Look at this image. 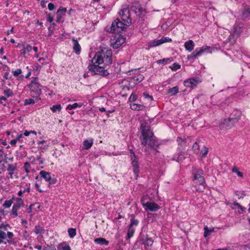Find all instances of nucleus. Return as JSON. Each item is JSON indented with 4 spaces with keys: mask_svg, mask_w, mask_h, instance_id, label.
Instances as JSON below:
<instances>
[{
    "mask_svg": "<svg viewBox=\"0 0 250 250\" xmlns=\"http://www.w3.org/2000/svg\"><path fill=\"white\" fill-rule=\"evenodd\" d=\"M19 209L18 208L15 207L14 206H13L12 209V212L14 215L15 216H18V210Z\"/></svg>",
    "mask_w": 250,
    "mask_h": 250,
    "instance_id": "obj_53",
    "label": "nucleus"
},
{
    "mask_svg": "<svg viewBox=\"0 0 250 250\" xmlns=\"http://www.w3.org/2000/svg\"><path fill=\"white\" fill-rule=\"evenodd\" d=\"M136 158H133L132 156H131V159L132 160V165L133 167V172L136 175V178L138 176V174L139 173V166L138 164V161L136 160Z\"/></svg>",
    "mask_w": 250,
    "mask_h": 250,
    "instance_id": "obj_15",
    "label": "nucleus"
},
{
    "mask_svg": "<svg viewBox=\"0 0 250 250\" xmlns=\"http://www.w3.org/2000/svg\"><path fill=\"white\" fill-rule=\"evenodd\" d=\"M13 203V202L11 200H6L3 204V207L6 208H8L11 207Z\"/></svg>",
    "mask_w": 250,
    "mask_h": 250,
    "instance_id": "obj_43",
    "label": "nucleus"
},
{
    "mask_svg": "<svg viewBox=\"0 0 250 250\" xmlns=\"http://www.w3.org/2000/svg\"><path fill=\"white\" fill-rule=\"evenodd\" d=\"M17 202L13 205L15 207L19 209L24 206V203L22 199L21 198H18L16 200Z\"/></svg>",
    "mask_w": 250,
    "mask_h": 250,
    "instance_id": "obj_27",
    "label": "nucleus"
},
{
    "mask_svg": "<svg viewBox=\"0 0 250 250\" xmlns=\"http://www.w3.org/2000/svg\"><path fill=\"white\" fill-rule=\"evenodd\" d=\"M3 94L6 97H9L13 95V91L8 88L4 90Z\"/></svg>",
    "mask_w": 250,
    "mask_h": 250,
    "instance_id": "obj_40",
    "label": "nucleus"
},
{
    "mask_svg": "<svg viewBox=\"0 0 250 250\" xmlns=\"http://www.w3.org/2000/svg\"><path fill=\"white\" fill-rule=\"evenodd\" d=\"M150 202V199L147 195L144 196L141 200V202L144 207H146Z\"/></svg>",
    "mask_w": 250,
    "mask_h": 250,
    "instance_id": "obj_26",
    "label": "nucleus"
},
{
    "mask_svg": "<svg viewBox=\"0 0 250 250\" xmlns=\"http://www.w3.org/2000/svg\"><path fill=\"white\" fill-rule=\"evenodd\" d=\"M41 67H42V66L40 65H39L38 63L35 64L34 66V69L36 70H40Z\"/></svg>",
    "mask_w": 250,
    "mask_h": 250,
    "instance_id": "obj_60",
    "label": "nucleus"
},
{
    "mask_svg": "<svg viewBox=\"0 0 250 250\" xmlns=\"http://www.w3.org/2000/svg\"><path fill=\"white\" fill-rule=\"evenodd\" d=\"M17 170V164H9L8 165L7 170L11 178H13V172Z\"/></svg>",
    "mask_w": 250,
    "mask_h": 250,
    "instance_id": "obj_17",
    "label": "nucleus"
},
{
    "mask_svg": "<svg viewBox=\"0 0 250 250\" xmlns=\"http://www.w3.org/2000/svg\"><path fill=\"white\" fill-rule=\"evenodd\" d=\"M163 44L161 39L154 40L148 43V47L149 48L155 47Z\"/></svg>",
    "mask_w": 250,
    "mask_h": 250,
    "instance_id": "obj_22",
    "label": "nucleus"
},
{
    "mask_svg": "<svg viewBox=\"0 0 250 250\" xmlns=\"http://www.w3.org/2000/svg\"><path fill=\"white\" fill-rule=\"evenodd\" d=\"M137 78L136 79V80L139 82H141L144 79V77L141 75L137 76Z\"/></svg>",
    "mask_w": 250,
    "mask_h": 250,
    "instance_id": "obj_61",
    "label": "nucleus"
},
{
    "mask_svg": "<svg viewBox=\"0 0 250 250\" xmlns=\"http://www.w3.org/2000/svg\"><path fill=\"white\" fill-rule=\"evenodd\" d=\"M7 236L8 238L12 239L14 236V234L12 232L8 231L7 233Z\"/></svg>",
    "mask_w": 250,
    "mask_h": 250,
    "instance_id": "obj_63",
    "label": "nucleus"
},
{
    "mask_svg": "<svg viewBox=\"0 0 250 250\" xmlns=\"http://www.w3.org/2000/svg\"><path fill=\"white\" fill-rule=\"evenodd\" d=\"M62 108L61 105L60 104H57L50 107V109L53 112H55L57 110L60 111Z\"/></svg>",
    "mask_w": 250,
    "mask_h": 250,
    "instance_id": "obj_36",
    "label": "nucleus"
},
{
    "mask_svg": "<svg viewBox=\"0 0 250 250\" xmlns=\"http://www.w3.org/2000/svg\"><path fill=\"white\" fill-rule=\"evenodd\" d=\"M94 242L100 245H107L109 244V242L103 238H98L94 239Z\"/></svg>",
    "mask_w": 250,
    "mask_h": 250,
    "instance_id": "obj_23",
    "label": "nucleus"
},
{
    "mask_svg": "<svg viewBox=\"0 0 250 250\" xmlns=\"http://www.w3.org/2000/svg\"><path fill=\"white\" fill-rule=\"evenodd\" d=\"M241 112L239 110H235L233 111L230 115L229 118L233 123H237L240 118Z\"/></svg>",
    "mask_w": 250,
    "mask_h": 250,
    "instance_id": "obj_14",
    "label": "nucleus"
},
{
    "mask_svg": "<svg viewBox=\"0 0 250 250\" xmlns=\"http://www.w3.org/2000/svg\"><path fill=\"white\" fill-rule=\"evenodd\" d=\"M125 22H122L118 19H116L110 27H106V31L113 33H119L123 31L126 26Z\"/></svg>",
    "mask_w": 250,
    "mask_h": 250,
    "instance_id": "obj_5",
    "label": "nucleus"
},
{
    "mask_svg": "<svg viewBox=\"0 0 250 250\" xmlns=\"http://www.w3.org/2000/svg\"><path fill=\"white\" fill-rule=\"evenodd\" d=\"M112 52L111 50L104 49L98 51L91 60V63L88 65V69L93 75H99L106 76L109 73L105 68L112 63Z\"/></svg>",
    "mask_w": 250,
    "mask_h": 250,
    "instance_id": "obj_1",
    "label": "nucleus"
},
{
    "mask_svg": "<svg viewBox=\"0 0 250 250\" xmlns=\"http://www.w3.org/2000/svg\"><path fill=\"white\" fill-rule=\"evenodd\" d=\"M145 208L146 209H148L151 211H156L160 208L158 204L151 201Z\"/></svg>",
    "mask_w": 250,
    "mask_h": 250,
    "instance_id": "obj_16",
    "label": "nucleus"
},
{
    "mask_svg": "<svg viewBox=\"0 0 250 250\" xmlns=\"http://www.w3.org/2000/svg\"><path fill=\"white\" fill-rule=\"evenodd\" d=\"M250 16V8H247L244 10L242 13V17L245 20Z\"/></svg>",
    "mask_w": 250,
    "mask_h": 250,
    "instance_id": "obj_32",
    "label": "nucleus"
},
{
    "mask_svg": "<svg viewBox=\"0 0 250 250\" xmlns=\"http://www.w3.org/2000/svg\"><path fill=\"white\" fill-rule=\"evenodd\" d=\"M72 41L73 43V50L77 54H79L81 52V46L79 44L78 41L74 38H73Z\"/></svg>",
    "mask_w": 250,
    "mask_h": 250,
    "instance_id": "obj_18",
    "label": "nucleus"
},
{
    "mask_svg": "<svg viewBox=\"0 0 250 250\" xmlns=\"http://www.w3.org/2000/svg\"><path fill=\"white\" fill-rule=\"evenodd\" d=\"M181 65L177 63H174L169 68L173 71H176L180 69Z\"/></svg>",
    "mask_w": 250,
    "mask_h": 250,
    "instance_id": "obj_41",
    "label": "nucleus"
},
{
    "mask_svg": "<svg viewBox=\"0 0 250 250\" xmlns=\"http://www.w3.org/2000/svg\"><path fill=\"white\" fill-rule=\"evenodd\" d=\"M233 205L235 206V207H237L238 208H240L242 211L244 210V208L242 207L239 203H235L233 204Z\"/></svg>",
    "mask_w": 250,
    "mask_h": 250,
    "instance_id": "obj_62",
    "label": "nucleus"
},
{
    "mask_svg": "<svg viewBox=\"0 0 250 250\" xmlns=\"http://www.w3.org/2000/svg\"><path fill=\"white\" fill-rule=\"evenodd\" d=\"M47 1L44 0H42L41 2V5L42 8L46 7Z\"/></svg>",
    "mask_w": 250,
    "mask_h": 250,
    "instance_id": "obj_64",
    "label": "nucleus"
},
{
    "mask_svg": "<svg viewBox=\"0 0 250 250\" xmlns=\"http://www.w3.org/2000/svg\"><path fill=\"white\" fill-rule=\"evenodd\" d=\"M210 49V47L208 46H202L199 48H197L195 51L188 56V60H194L196 58L201 56L203 53H211V52L209 51Z\"/></svg>",
    "mask_w": 250,
    "mask_h": 250,
    "instance_id": "obj_6",
    "label": "nucleus"
},
{
    "mask_svg": "<svg viewBox=\"0 0 250 250\" xmlns=\"http://www.w3.org/2000/svg\"><path fill=\"white\" fill-rule=\"evenodd\" d=\"M179 91V87L177 86H174L172 88H170L168 90V93L170 96L176 95Z\"/></svg>",
    "mask_w": 250,
    "mask_h": 250,
    "instance_id": "obj_28",
    "label": "nucleus"
},
{
    "mask_svg": "<svg viewBox=\"0 0 250 250\" xmlns=\"http://www.w3.org/2000/svg\"><path fill=\"white\" fill-rule=\"evenodd\" d=\"M208 152V149L206 146H204L202 150L201 151V153L202 154V157H205L207 155Z\"/></svg>",
    "mask_w": 250,
    "mask_h": 250,
    "instance_id": "obj_44",
    "label": "nucleus"
},
{
    "mask_svg": "<svg viewBox=\"0 0 250 250\" xmlns=\"http://www.w3.org/2000/svg\"><path fill=\"white\" fill-rule=\"evenodd\" d=\"M66 12V8L62 7H60L59 9L57 10L56 13V21L57 22H63V21H62V19L63 16L65 15V13Z\"/></svg>",
    "mask_w": 250,
    "mask_h": 250,
    "instance_id": "obj_10",
    "label": "nucleus"
},
{
    "mask_svg": "<svg viewBox=\"0 0 250 250\" xmlns=\"http://www.w3.org/2000/svg\"><path fill=\"white\" fill-rule=\"evenodd\" d=\"M173 61L172 58H165L161 60H158L156 62L158 64H167L168 62H170Z\"/></svg>",
    "mask_w": 250,
    "mask_h": 250,
    "instance_id": "obj_31",
    "label": "nucleus"
},
{
    "mask_svg": "<svg viewBox=\"0 0 250 250\" xmlns=\"http://www.w3.org/2000/svg\"><path fill=\"white\" fill-rule=\"evenodd\" d=\"M161 40L162 41L163 43L167 42H171V39L168 37H163L161 39Z\"/></svg>",
    "mask_w": 250,
    "mask_h": 250,
    "instance_id": "obj_50",
    "label": "nucleus"
},
{
    "mask_svg": "<svg viewBox=\"0 0 250 250\" xmlns=\"http://www.w3.org/2000/svg\"><path fill=\"white\" fill-rule=\"evenodd\" d=\"M22 73V70L21 69H18L16 70L12 71V73L13 75L15 77L18 76Z\"/></svg>",
    "mask_w": 250,
    "mask_h": 250,
    "instance_id": "obj_48",
    "label": "nucleus"
},
{
    "mask_svg": "<svg viewBox=\"0 0 250 250\" xmlns=\"http://www.w3.org/2000/svg\"><path fill=\"white\" fill-rule=\"evenodd\" d=\"M131 11L134 12L135 13H136V10H140V5L139 3L136 2L134 3H133L130 7Z\"/></svg>",
    "mask_w": 250,
    "mask_h": 250,
    "instance_id": "obj_37",
    "label": "nucleus"
},
{
    "mask_svg": "<svg viewBox=\"0 0 250 250\" xmlns=\"http://www.w3.org/2000/svg\"><path fill=\"white\" fill-rule=\"evenodd\" d=\"M44 230L43 229V228H42L40 225L36 226L35 227L34 231H35V233L37 234H42L44 232Z\"/></svg>",
    "mask_w": 250,
    "mask_h": 250,
    "instance_id": "obj_33",
    "label": "nucleus"
},
{
    "mask_svg": "<svg viewBox=\"0 0 250 250\" xmlns=\"http://www.w3.org/2000/svg\"><path fill=\"white\" fill-rule=\"evenodd\" d=\"M37 160L40 164H42L44 161V160L41 157V155H40L37 157Z\"/></svg>",
    "mask_w": 250,
    "mask_h": 250,
    "instance_id": "obj_55",
    "label": "nucleus"
},
{
    "mask_svg": "<svg viewBox=\"0 0 250 250\" xmlns=\"http://www.w3.org/2000/svg\"><path fill=\"white\" fill-rule=\"evenodd\" d=\"M125 38L121 35H118V36L114 37V39L110 40V45L113 48H118L121 46L125 42Z\"/></svg>",
    "mask_w": 250,
    "mask_h": 250,
    "instance_id": "obj_8",
    "label": "nucleus"
},
{
    "mask_svg": "<svg viewBox=\"0 0 250 250\" xmlns=\"http://www.w3.org/2000/svg\"><path fill=\"white\" fill-rule=\"evenodd\" d=\"M242 27V25L241 24L234 25L233 29V35H236V36H239L242 31L241 29Z\"/></svg>",
    "mask_w": 250,
    "mask_h": 250,
    "instance_id": "obj_20",
    "label": "nucleus"
},
{
    "mask_svg": "<svg viewBox=\"0 0 250 250\" xmlns=\"http://www.w3.org/2000/svg\"><path fill=\"white\" fill-rule=\"evenodd\" d=\"M199 80L197 78H190L184 81V84L187 87H195L199 83Z\"/></svg>",
    "mask_w": 250,
    "mask_h": 250,
    "instance_id": "obj_11",
    "label": "nucleus"
},
{
    "mask_svg": "<svg viewBox=\"0 0 250 250\" xmlns=\"http://www.w3.org/2000/svg\"><path fill=\"white\" fill-rule=\"evenodd\" d=\"M48 9L50 10V11H52L55 8V5L53 3H49L48 4Z\"/></svg>",
    "mask_w": 250,
    "mask_h": 250,
    "instance_id": "obj_57",
    "label": "nucleus"
},
{
    "mask_svg": "<svg viewBox=\"0 0 250 250\" xmlns=\"http://www.w3.org/2000/svg\"><path fill=\"white\" fill-rule=\"evenodd\" d=\"M134 231L135 229L133 228V227L129 226L127 234V239H129L131 237H132L134 234Z\"/></svg>",
    "mask_w": 250,
    "mask_h": 250,
    "instance_id": "obj_34",
    "label": "nucleus"
},
{
    "mask_svg": "<svg viewBox=\"0 0 250 250\" xmlns=\"http://www.w3.org/2000/svg\"><path fill=\"white\" fill-rule=\"evenodd\" d=\"M92 140H86L83 142V149H88L90 148L93 145Z\"/></svg>",
    "mask_w": 250,
    "mask_h": 250,
    "instance_id": "obj_24",
    "label": "nucleus"
},
{
    "mask_svg": "<svg viewBox=\"0 0 250 250\" xmlns=\"http://www.w3.org/2000/svg\"><path fill=\"white\" fill-rule=\"evenodd\" d=\"M232 171L236 173L239 177H242L243 176V173L238 171L236 167H233L232 169Z\"/></svg>",
    "mask_w": 250,
    "mask_h": 250,
    "instance_id": "obj_47",
    "label": "nucleus"
},
{
    "mask_svg": "<svg viewBox=\"0 0 250 250\" xmlns=\"http://www.w3.org/2000/svg\"><path fill=\"white\" fill-rule=\"evenodd\" d=\"M137 99V96L135 94H132L129 99V102L131 103Z\"/></svg>",
    "mask_w": 250,
    "mask_h": 250,
    "instance_id": "obj_49",
    "label": "nucleus"
},
{
    "mask_svg": "<svg viewBox=\"0 0 250 250\" xmlns=\"http://www.w3.org/2000/svg\"><path fill=\"white\" fill-rule=\"evenodd\" d=\"M40 175L41 178H43L45 181L49 183L48 187L56 183L57 179L55 178H52L50 173L42 170L40 172Z\"/></svg>",
    "mask_w": 250,
    "mask_h": 250,
    "instance_id": "obj_9",
    "label": "nucleus"
},
{
    "mask_svg": "<svg viewBox=\"0 0 250 250\" xmlns=\"http://www.w3.org/2000/svg\"><path fill=\"white\" fill-rule=\"evenodd\" d=\"M4 78L6 80L11 79H12V76L10 75L9 73L6 72L4 73Z\"/></svg>",
    "mask_w": 250,
    "mask_h": 250,
    "instance_id": "obj_56",
    "label": "nucleus"
},
{
    "mask_svg": "<svg viewBox=\"0 0 250 250\" xmlns=\"http://www.w3.org/2000/svg\"><path fill=\"white\" fill-rule=\"evenodd\" d=\"M195 44L192 40H189L185 42L184 46L187 50L191 52L194 49Z\"/></svg>",
    "mask_w": 250,
    "mask_h": 250,
    "instance_id": "obj_19",
    "label": "nucleus"
},
{
    "mask_svg": "<svg viewBox=\"0 0 250 250\" xmlns=\"http://www.w3.org/2000/svg\"><path fill=\"white\" fill-rule=\"evenodd\" d=\"M177 141L178 142V144L181 145H182L183 144L185 143L184 140H183L181 137H178Z\"/></svg>",
    "mask_w": 250,
    "mask_h": 250,
    "instance_id": "obj_58",
    "label": "nucleus"
},
{
    "mask_svg": "<svg viewBox=\"0 0 250 250\" xmlns=\"http://www.w3.org/2000/svg\"><path fill=\"white\" fill-rule=\"evenodd\" d=\"M18 47L21 48L22 47L21 49L20 50V53L21 55H24L29 52H30L32 50V46L29 44H22L21 45L19 44L18 45Z\"/></svg>",
    "mask_w": 250,
    "mask_h": 250,
    "instance_id": "obj_13",
    "label": "nucleus"
},
{
    "mask_svg": "<svg viewBox=\"0 0 250 250\" xmlns=\"http://www.w3.org/2000/svg\"><path fill=\"white\" fill-rule=\"evenodd\" d=\"M192 174L193 175V180L196 181L202 188L196 189L197 191L203 192L205 188V179L204 177V172L201 169H195L193 171Z\"/></svg>",
    "mask_w": 250,
    "mask_h": 250,
    "instance_id": "obj_3",
    "label": "nucleus"
},
{
    "mask_svg": "<svg viewBox=\"0 0 250 250\" xmlns=\"http://www.w3.org/2000/svg\"><path fill=\"white\" fill-rule=\"evenodd\" d=\"M47 20L48 21L51 23L53 21V17L52 16H51L50 14H49L47 16Z\"/></svg>",
    "mask_w": 250,
    "mask_h": 250,
    "instance_id": "obj_59",
    "label": "nucleus"
},
{
    "mask_svg": "<svg viewBox=\"0 0 250 250\" xmlns=\"http://www.w3.org/2000/svg\"><path fill=\"white\" fill-rule=\"evenodd\" d=\"M192 147H193L194 152L195 154H198L199 153V152H200L199 146L197 142H195L193 144Z\"/></svg>",
    "mask_w": 250,
    "mask_h": 250,
    "instance_id": "obj_39",
    "label": "nucleus"
},
{
    "mask_svg": "<svg viewBox=\"0 0 250 250\" xmlns=\"http://www.w3.org/2000/svg\"><path fill=\"white\" fill-rule=\"evenodd\" d=\"M139 223L138 220H134L132 218L131 219V224L129 226L133 227V226H137Z\"/></svg>",
    "mask_w": 250,
    "mask_h": 250,
    "instance_id": "obj_51",
    "label": "nucleus"
},
{
    "mask_svg": "<svg viewBox=\"0 0 250 250\" xmlns=\"http://www.w3.org/2000/svg\"><path fill=\"white\" fill-rule=\"evenodd\" d=\"M45 142L44 141H39L38 144L39 145L38 147L41 149H46L47 148L48 146L46 145H43V143Z\"/></svg>",
    "mask_w": 250,
    "mask_h": 250,
    "instance_id": "obj_38",
    "label": "nucleus"
},
{
    "mask_svg": "<svg viewBox=\"0 0 250 250\" xmlns=\"http://www.w3.org/2000/svg\"><path fill=\"white\" fill-rule=\"evenodd\" d=\"M81 105H79L77 103H74L73 104H69L67 105L66 109L68 110H71L76 108L77 107H81Z\"/></svg>",
    "mask_w": 250,
    "mask_h": 250,
    "instance_id": "obj_42",
    "label": "nucleus"
},
{
    "mask_svg": "<svg viewBox=\"0 0 250 250\" xmlns=\"http://www.w3.org/2000/svg\"><path fill=\"white\" fill-rule=\"evenodd\" d=\"M68 233L69 234V236L71 238H73L76 235V230L75 229L70 228L68 229Z\"/></svg>",
    "mask_w": 250,
    "mask_h": 250,
    "instance_id": "obj_35",
    "label": "nucleus"
},
{
    "mask_svg": "<svg viewBox=\"0 0 250 250\" xmlns=\"http://www.w3.org/2000/svg\"><path fill=\"white\" fill-rule=\"evenodd\" d=\"M58 249V250H71L70 246L64 243L59 245Z\"/></svg>",
    "mask_w": 250,
    "mask_h": 250,
    "instance_id": "obj_29",
    "label": "nucleus"
},
{
    "mask_svg": "<svg viewBox=\"0 0 250 250\" xmlns=\"http://www.w3.org/2000/svg\"><path fill=\"white\" fill-rule=\"evenodd\" d=\"M141 136L140 138L142 145L146 146L144 151L149 153V148L156 150L159 146V143L153 133L150 129L148 121L141 122L140 126Z\"/></svg>",
    "mask_w": 250,
    "mask_h": 250,
    "instance_id": "obj_2",
    "label": "nucleus"
},
{
    "mask_svg": "<svg viewBox=\"0 0 250 250\" xmlns=\"http://www.w3.org/2000/svg\"><path fill=\"white\" fill-rule=\"evenodd\" d=\"M130 108L134 110H142L145 108V106L141 104H138L134 103L130 104Z\"/></svg>",
    "mask_w": 250,
    "mask_h": 250,
    "instance_id": "obj_25",
    "label": "nucleus"
},
{
    "mask_svg": "<svg viewBox=\"0 0 250 250\" xmlns=\"http://www.w3.org/2000/svg\"><path fill=\"white\" fill-rule=\"evenodd\" d=\"M35 100L32 99H26L24 101V104L25 105H29L30 104H33L35 103Z\"/></svg>",
    "mask_w": 250,
    "mask_h": 250,
    "instance_id": "obj_45",
    "label": "nucleus"
},
{
    "mask_svg": "<svg viewBox=\"0 0 250 250\" xmlns=\"http://www.w3.org/2000/svg\"><path fill=\"white\" fill-rule=\"evenodd\" d=\"M0 238L2 240L5 239L6 238V234L3 231L0 230Z\"/></svg>",
    "mask_w": 250,
    "mask_h": 250,
    "instance_id": "obj_52",
    "label": "nucleus"
},
{
    "mask_svg": "<svg viewBox=\"0 0 250 250\" xmlns=\"http://www.w3.org/2000/svg\"><path fill=\"white\" fill-rule=\"evenodd\" d=\"M214 229L213 228L208 229L207 226H206L204 228V236L205 237H207L208 236H209L210 233L214 231Z\"/></svg>",
    "mask_w": 250,
    "mask_h": 250,
    "instance_id": "obj_30",
    "label": "nucleus"
},
{
    "mask_svg": "<svg viewBox=\"0 0 250 250\" xmlns=\"http://www.w3.org/2000/svg\"><path fill=\"white\" fill-rule=\"evenodd\" d=\"M30 168V164L28 162L25 163L24 165V168L25 170V172L27 173H28L30 172V170H29Z\"/></svg>",
    "mask_w": 250,
    "mask_h": 250,
    "instance_id": "obj_46",
    "label": "nucleus"
},
{
    "mask_svg": "<svg viewBox=\"0 0 250 250\" xmlns=\"http://www.w3.org/2000/svg\"><path fill=\"white\" fill-rule=\"evenodd\" d=\"M153 243V240L152 239L150 238H147L144 242H143V244L144 245L145 249L148 250L149 249L150 247L152 246Z\"/></svg>",
    "mask_w": 250,
    "mask_h": 250,
    "instance_id": "obj_21",
    "label": "nucleus"
},
{
    "mask_svg": "<svg viewBox=\"0 0 250 250\" xmlns=\"http://www.w3.org/2000/svg\"><path fill=\"white\" fill-rule=\"evenodd\" d=\"M236 123H233L229 118L226 119L220 125L221 129H226L232 127Z\"/></svg>",
    "mask_w": 250,
    "mask_h": 250,
    "instance_id": "obj_12",
    "label": "nucleus"
},
{
    "mask_svg": "<svg viewBox=\"0 0 250 250\" xmlns=\"http://www.w3.org/2000/svg\"><path fill=\"white\" fill-rule=\"evenodd\" d=\"M37 78H35L30 84L28 85L31 91V95L33 98L39 97L42 92V85L36 81Z\"/></svg>",
    "mask_w": 250,
    "mask_h": 250,
    "instance_id": "obj_4",
    "label": "nucleus"
},
{
    "mask_svg": "<svg viewBox=\"0 0 250 250\" xmlns=\"http://www.w3.org/2000/svg\"><path fill=\"white\" fill-rule=\"evenodd\" d=\"M122 20L126 23V26L129 25L131 22L129 15L128 6H126L121 10L119 13Z\"/></svg>",
    "mask_w": 250,
    "mask_h": 250,
    "instance_id": "obj_7",
    "label": "nucleus"
},
{
    "mask_svg": "<svg viewBox=\"0 0 250 250\" xmlns=\"http://www.w3.org/2000/svg\"><path fill=\"white\" fill-rule=\"evenodd\" d=\"M43 250H56V249L54 247L47 245L43 248Z\"/></svg>",
    "mask_w": 250,
    "mask_h": 250,
    "instance_id": "obj_54",
    "label": "nucleus"
}]
</instances>
